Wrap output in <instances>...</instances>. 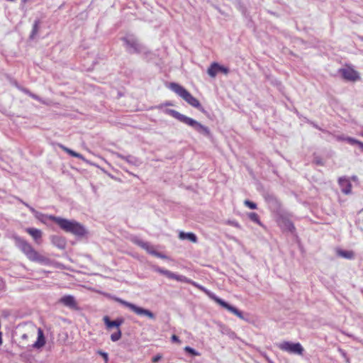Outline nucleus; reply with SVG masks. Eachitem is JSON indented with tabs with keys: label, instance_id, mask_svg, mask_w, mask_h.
<instances>
[{
	"label": "nucleus",
	"instance_id": "1",
	"mask_svg": "<svg viewBox=\"0 0 363 363\" xmlns=\"http://www.w3.org/2000/svg\"><path fill=\"white\" fill-rule=\"evenodd\" d=\"M155 271L161 274L166 276L169 279H172L177 280L178 281L184 282V283L191 284L192 286L196 287L199 290L203 291L210 298L213 300L216 303L219 304L221 307L225 308L226 310H228V311H230V313H232L233 314H234L235 315L238 317L240 319H244L242 313L241 311H240L235 307L230 306V304H228V303H226L221 298H218V296H216V295L212 294L211 291H209L208 289H206L205 287L198 284L196 282L188 279L187 277H186L184 276L177 275L174 273H173L167 269L157 267L155 269Z\"/></svg>",
	"mask_w": 363,
	"mask_h": 363
},
{
	"label": "nucleus",
	"instance_id": "2",
	"mask_svg": "<svg viewBox=\"0 0 363 363\" xmlns=\"http://www.w3.org/2000/svg\"><path fill=\"white\" fill-rule=\"evenodd\" d=\"M47 218L56 224L66 233H70L76 236L82 237L86 234V230L84 227L76 220H70L66 218L57 217L52 215H49Z\"/></svg>",
	"mask_w": 363,
	"mask_h": 363
},
{
	"label": "nucleus",
	"instance_id": "3",
	"mask_svg": "<svg viewBox=\"0 0 363 363\" xmlns=\"http://www.w3.org/2000/svg\"><path fill=\"white\" fill-rule=\"evenodd\" d=\"M13 240L17 247L30 261L43 262L45 260V257L40 255L26 240L19 236H13Z\"/></svg>",
	"mask_w": 363,
	"mask_h": 363
},
{
	"label": "nucleus",
	"instance_id": "4",
	"mask_svg": "<svg viewBox=\"0 0 363 363\" xmlns=\"http://www.w3.org/2000/svg\"><path fill=\"white\" fill-rule=\"evenodd\" d=\"M165 112L167 114L177 119L179 121L194 128L199 133H201L206 136H208L210 135V130L208 128L202 125L201 123H199L194 119L186 116L174 109H167Z\"/></svg>",
	"mask_w": 363,
	"mask_h": 363
},
{
	"label": "nucleus",
	"instance_id": "5",
	"mask_svg": "<svg viewBox=\"0 0 363 363\" xmlns=\"http://www.w3.org/2000/svg\"><path fill=\"white\" fill-rule=\"evenodd\" d=\"M168 87L176 93L178 96L182 98L187 104L190 106L196 108L201 111H203V108L201 105L199 101L193 96L189 91H188L184 87L181 86L180 84L171 82Z\"/></svg>",
	"mask_w": 363,
	"mask_h": 363
},
{
	"label": "nucleus",
	"instance_id": "6",
	"mask_svg": "<svg viewBox=\"0 0 363 363\" xmlns=\"http://www.w3.org/2000/svg\"><path fill=\"white\" fill-rule=\"evenodd\" d=\"M103 321L107 330H111L113 328H116V331L111 335V340L113 342L119 340L122 336L120 327L124 323L123 318H117L116 320H111L108 316L105 315L103 318Z\"/></svg>",
	"mask_w": 363,
	"mask_h": 363
},
{
	"label": "nucleus",
	"instance_id": "7",
	"mask_svg": "<svg viewBox=\"0 0 363 363\" xmlns=\"http://www.w3.org/2000/svg\"><path fill=\"white\" fill-rule=\"evenodd\" d=\"M277 347L281 351L298 355H302L304 351L303 347L299 342L294 343L288 341H284L278 344Z\"/></svg>",
	"mask_w": 363,
	"mask_h": 363
},
{
	"label": "nucleus",
	"instance_id": "8",
	"mask_svg": "<svg viewBox=\"0 0 363 363\" xmlns=\"http://www.w3.org/2000/svg\"><path fill=\"white\" fill-rule=\"evenodd\" d=\"M114 300L116 302L122 304L123 306L130 308L131 311H133L134 313H135L138 315H146L147 317H148L150 319L155 318L154 314L150 311H149L147 309H145V308L138 307V306L134 305L133 303H129V302L124 301L120 298H115Z\"/></svg>",
	"mask_w": 363,
	"mask_h": 363
},
{
	"label": "nucleus",
	"instance_id": "9",
	"mask_svg": "<svg viewBox=\"0 0 363 363\" xmlns=\"http://www.w3.org/2000/svg\"><path fill=\"white\" fill-rule=\"evenodd\" d=\"M340 72L345 80L355 82L359 79V73L351 67L340 69Z\"/></svg>",
	"mask_w": 363,
	"mask_h": 363
},
{
	"label": "nucleus",
	"instance_id": "10",
	"mask_svg": "<svg viewBox=\"0 0 363 363\" xmlns=\"http://www.w3.org/2000/svg\"><path fill=\"white\" fill-rule=\"evenodd\" d=\"M277 223L279 225L290 232H293L295 230V226L292 221L290 220L289 216L286 214H281L278 217Z\"/></svg>",
	"mask_w": 363,
	"mask_h": 363
},
{
	"label": "nucleus",
	"instance_id": "11",
	"mask_svg": "<svg viewBox=\"0 0 363 363\" xmlns=\"http://www.w3.org/2000/svg\"><path fill=\"white\" fill-rule=\"evenodd\" d=\"M25 232L28 233L33 240L35 244L42 243L43 232L41 230L34 228H26Z\"/></svg>",
	"mask_w": 363,
	"mask_h": 363
},
{
	"label": "nucleus",
	"instance_id": "12",
	"mask_svg": "<svg viewBox=\"0 0 363 363\" xmlns=\"http://www.w3.org/2000/svg\"><path fill=\"white\" fill-rule=\"evenodd\" d=\"M60 303H61L64 306H65L71 309H74V310L78 309L77 303L74 297L71 295H67V296H62L60 299Z\"/></svg>",
	"mask_w": 363,
	"mask_h": 363
},
{
	"label": "nucleus",
	"instance_id": "13",
	"mask_svg": "<svg viewBox=\"0 0 363 363\" xmlns=\"http://www.w3.org/2000/svg\"><path fill=\"white\" fill-rule=\"evenodd\" d=\"M338 183L341 187L342 191L345 194H349L352 191V184L350 180L345 177H340Z\"/></svg>",
	"mask_w": 363,
	"mask_h": 363
},
{
	"label": "nucleus",
	"instance_id": "14",
	"mask_svg": "<svg viewBox=\"0 0 363 363\" xmlns=\"http://www.w3.org/2000/svg\"><path fill=\"white\" fill-rule=\"evenodd\" d=\"M45 343L46 341L43 330L39 328H38V338L37 340L33 343V347L35 349H40L45 346Z\"/></svg>",
	"mask_w": 363,
	"mask_h": 363
},
{
	"label": "nucleus",
	"instance_id": "15",
	"mask_svg": "<svg viewBox=\"0 0 363 363\" xmlns=\"http://www.w3.org/2000/svg\"><path fill=\"white\" fill-rule=\"evenodd\" d=\"M179 238L181 240L187 239L194 243L197 242V237L193 233L180 232L179 234Z\"/></svg>",
	"mask_w": 363,
	"mask_h": 363
},
{
	"label": "nucleus",
	"instance_id": "16",
	"mask_svg": "<svg viewBox=\"0 0 363 363\" xmlns=\"http://www.w3.org/2000/svg\"><path fill=\"white\" fill-rule=\"evenodd\" d=\"M58 147L60 149H62L63 151H65V152H67V154L71 155L72 157L79 158V159H84V157L82 155H81L80 153H78L77 152H74V150L67 147L66 146H65L62 144H59Z\"/></svg>",
	"mask_w": 363,
	"mask_h": 363
},
{
	"label": "nucleus",
	"instance_id": "17",
	"mask_svg": "<svg viewBox=\"0 0 363 363\" xmlns=\"http://www.w3.org/2000/svg\"><path fill=\"white\" fill-rule=\"evenodd\" d=\"M336 252L338 256L348 259H352L354 257V254L352 250H343L341 249H337Z\"/></svg>",
	"mask_w": 363,
	"mask_h": 363
},
{
	"label": "nucleus",
	"instance_id": "18",
	"mask_svg": "<svg viewBox=\"0 0 363 363\" xmlns=\"http://www.w3.org/2000/svg\"><path fill=\"white\" fill-rule=\"evenodd\" d=\"M219 72V65L216 62H213L208 67L207 72L211 77H215Z\"/></svg>",
	"mask_w": 363,
	"mask_h": 363
},
{
	"label": "nucleus",
	"instance_id": "19",
	"mask_svg": "<svg viewBox=\"0 0 363 363\" xmlns=\"http://www.w3.org/2000/svg\"><path fill=\"white\" fill-rule=\"evenodd\" d=\"M53 244L56 245L59 248L63 249L65 247V240L64 238L59 236H54L52 238Z\"/></svg>",
	"mask_w": 363,
	"mask_h": 363
},
{
	"label": "nucleus",
	"instance_id": "20",
	"mask_svg": "<svg viewBox=\"0 0 363 363\" xmlns=\"http://www.w3.org/2000/svg\"><path fill=\"white\" fill-rule=\"evenodd\" d=\"M143 249L145 250L148 253L153 255L156 257H163V256H162L160 253L155 252L153 250V247L151 245H150V244L147 242H146V246L143 247Z\"/></svg>",
	"mask_w": 363,
	"mask_h": 363
},
{
	"label": "nucleus",
	"instance_id": "21",
	"mask_svg": "<svg viewBox=\"0 0 363 363\" xmlns=\"http://www.w3.org/2000/svg\"><path fill=\"white\" fill-rule=\"evenodd\" d=\"M248 217L252 221H253L259 225L261 224L259 217L257 215V213H256L255 212H251V213H248Z\"/></svg>",
	"mask_w": 363,
	"mask_h": 363
},
{
	"label": "nucleus",
	"instance_id": "22",
	"mask_svg": "<svg viewBox=\"0 0 363 363\" xmlns=\"http://www.w3.org/2000/svg\"><path fill=\"white\" fill-rule=\"evenodd\" d=\"M184 350L192 356H200L201 354L189 346H186Z\"/></svg>",
	"mask_w": 363,
	"mask_h": 363
},
{
	"label": "nucleus",
	"instance_id": "23",
	"mask_svg": "<svg viewBox=\"0 0 363 363\" xmlns=\"http://www.w3.org/2000/svg\"><path fill=\"white\" fill-rule=\"evenodd\" d=\"M38 30H39V21H36L33 24L30 37L33 38V36L38 33Z\"/></svg>",
	"mask_w": 363,
	"mask_h": 363
},
{
	"label": "nucleus",
	"instance_id": "24",
	"mask_svg": "<svg viewBox=\"0 0 363 363\" xmlns=\"http://www.w3.org/2000/svg\"><path fill=\"white\" fill-rule=\"evenodd\" d=\"M244 204L250 209H256L257 208V204L250 200H245Z\"/></svg>",
	"mask_w": 363,
	"mask_h": 363
},
{
	"label": "nucleus",
	"instance_id": "25",
	"mask_svg": "<svg viewBox=\"0 0 363 363\" xmlns=\"http://www.w3.org/2000/svg\"><path fill=\"white\" fill-rule=\"evenodd\" d=\"M345 141H347V143H349L351 145H359V143H361L360 141L354 139V138H350V137H347L345 138Z\"/></svg>",
	"mask_w": 363,
	"mask_h": 363
},
{
	"label": "nucleus",
	"instance_id": "26",
	"mask_svg": "<svg viewBox=\"0 0 363 363\" xmlns=\"http://www.w3.org/2000/svg\"><path fill=\"white\" fill-rule=\"evenodd\" d=\"M134 243H135L137 245L140 246V247H145L146 246V242H143L142 240H135L133 241Z\"/></svg>",
	"mask_w": 363,
	"mask_h": 363
},
{
	"label": "nucleus",
	"instance_id": "27",
	"mask_svg": "<svg viewBox=\"0 0 363 363\" xmlns=\"http://www.w3.org/2000/svg\"><path fill=\"white\" fill-rule=\"evenodd\" d=\"M171 339H172V341L174 342H177V343H179V344L181 343V341H180L179 338L176 335H172V337H171Z\"/></svg>",
	"mask_w": 363,
	"mask_h": 363
},
{
	"label": "nucleus",
	"instance_id": "28",
	"mask_svg": "<svg viewBox=\"0 0 363 363\" xmlns=\"http://www.w3.org/2000/svg\"><path fill=\"white\" fill-rule=\"evenodd\" d=\"M101 357L104 358V361L106 363H107V362L108 361V354L104 352H99Z\"/></svg>",
	"mask_w": 363,
	"mask_h": 363
},
{
	"label": "nucleus",
	"instance_id": "29",
	"mask_svg": "<svg viewBox=\"0 0 363 363\" xmlns=\"http://www.w3.org/2000/svg\"><path fill=\"white\" fill-rule=\"evenodd\" d=\"M162 355L161 354H157L155 355V357H152V362H154V363H156L159 360H160L162 359Z\"/></svg>",
	"mask_w": 363,
	"mask_h": 363
},
{
	"label": "nucleus",
	"instance_id": "30",
	"mask_svg": "<svg viewBox=\"0 0 363 363\" xmlns=\"http://www.w3.org/2000/svg\"><path fill=\"white\" fill-rule=\"evenodd\" d=\"M219 72H223L224 74H227L228 73V69L219 65Z\"/></svg>",
	"mask_w": 363,
	"mask_h": 363
},
{
	"label": "nucleus",
	"instance_id": "31",
	"mask_svg": "<svg viewBox=\"0 0 363 363\" xmlns=\"http://www.w3.org/2000/svg\"><path fill=\"white\" fill-rule=\"evenodd\" d=\"M24 92L29 94V96H30L33 99H38V96H35V94H31L30 93V91L28 90H24Z\"/></svg>",
	"mask_w": 363,
	"mask_h": 363
},
{
	"label": "nucleus",
	"instance_id": "32",
	"mask_svg": "<svg viewBox=\"0 0 363 363\" xmlns=\"http://www.w3.org/2000/svg\"><path fill=\"white\" fill-rule=\"evenodd\" d=\"M345 138H346L341 137V136H338V137H337V139L338 140H345Z\"/></svg>",
	"mask_w": 363,
	"mask_h": 363
},
{
	"label": "nucleus",
	"instance_id": "33",
	"mask_svg": "<svg viewBox=\"0 0 363 363\" xmlns=\"http://www.w3.org/2000/svg\"><path fill=\"white\" fill-rule=\"evenodd\" d=\"M359 147H361L362 148H363V143H359Z\"/></svg>",
	"mask_w": 363,
	"mask_h": 363
},
{
	"label": "nucleus",
	"instance_id": "34",
	"mask_svg": "<svg viewBox=\"0 0 363 363\" xmlns=\"http://www.w3.org/2000/svg\"><path fill=\"white\" fill-rule=\"evenodd\" d=\"M22 337H23V338H26V337H27V335H23Z\"/></svg>",
	"mask_w": 363,
	"mask_h": 363
},
{
	"label": "nucleus",
	"instance_id": "35",
	"mask_svg": "<svg viewBox=\"0 0 363 363\" xmlns=\"http://www.w3.org/2000/svg\"><path fill=\"white\" fill-rule=\"evenodd\" d=\"M28 0H22L23 2L26 3Z\"/></svg>",
	"mask_w": 363,
	"mask_h": 363
},
{
	"label": "nucleus",
	"instance_id": "36",
	"mask_svg": "<svg viewBox=\"0 0 363 363\" xmlns=\"http://www.w3.org/2000/svg\"><path fill=\"white\" fill-rule=\"evenodd\" d=\"M362 135L363 136V133L362 134Z\"/></svg>",
	"mask_w": 363,
	"mask_h": 363
}]
</instances>
